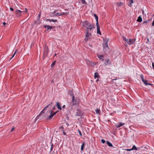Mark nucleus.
Here are the masks:
<instances>
[{
	"label": "nucleus",
	"instance_id": "nucleus-1",
	"mask_svg": "<svg viewBox=\"0 0 154 154\" xmlns=\"http://www.w3.org/2000/svg\"><path fill=\"white\" fill-rule=\"evenodd\" d=\"M109 39L103 38V51L104 52H106L109 50V47L108 46V42L109 41Z\"/></svg>",
	"mask_w": 154,
	"mask_h": 154
},
{
	"label": "nucleus",
	"instance_id": "nucleus-2",
	"mask_svg": "<svg viewBox=\"0 0 154 154\" xmlns=\"http://www.w3.org/2000/svg\"><path fill=\"white\" fill-rule=\"evenodd\" d=\"M82 24L84 27L86 28L87 31H88L89 30H91L93 28L91 24L87 20H85L82 23Z\"/></svg>",
	"mask_w": 154,
	"mask_h": 154
},
{
	"label": "nucleus",
	"instance_id": "nucleus-3",
	"mask_svg": "<svg viewBox=\"0 0 154 154\" xmlns=\"http://www.w3.org/2000/svg\"><path fill=\"white\" fill-rule=\"evenodd\" d=\"M66 13L64 12H62L60 13H59L58 12H57V11H54L53 12L51 13L50 14V15L51 17H55L57 16H61L62 15H65Z\"/></svg>",
	"mask_w": 154,
	"mask_h": 154
},
{
	"label": "nucleus",
	"instance_id": "nucleus-4",
	"mask_svg": "<svg viewBox=\"0 0 154 154\" xmlns=\"http://www.w3.org/2000/svg\"><path fill=\"white\" fill-rule=\"evenodd\" d=\"M69 94L71 96H72V100L71 102L73 103V105H75L77 104V103L76 100L75 101V96L73 94V92L71 91H69Z\"/></svg>",
	"mask_w": 154,
	"mask_h": 154
},
{
	"label": "nucleus",
	"instance_id": "nucleus-5",
	"mask_svg": "<svg viewBox=\"0 0 154 154\" xmlns=\"http://www.w3.org/2000/svg\"><path fill=\"white\" fill-rule=\"evenodd\" d=\"M58 111H57L54 113H53L52 110L50 111V115L48 116L47 115L48 117L46 118V119L48 120H50L55 115L57 112H58Z\"/></svg>",
	"mask_w": 154,
	"mask_h": 154
},
{
	"label": "nucleus",
	"instance_id": "nucleus-6",
	"mask_svg": "<svg viewBox=\"0 0 154 154\" xmlns=\"http://www.w3.org/2000/svg\"><path fill=\"white\" fill-rule=\"evenodd\" d=\"M53 102H51V104H49L48 105H47V106H46L44 108V109L41 111L40 114H39L38 116H37L36 118V119L37 120L38 119V117L39 116H41L42 114L44 112V111L49 106H51V104L53 103Z\"/></svg>",
	"mask_w": 154,
	"mask_h": 154
},
{
	"label": "nucleus",
	"instance_id": "nucleus-7",
	"mask_svg": "<svg viewBox=\"0 0 154 154\" xmlns=\"http://www.w3.org/2000/svg\"><path fill=\"white\" fill-rule=\"evenodd\" d=\"M91 36V34L88 32V31H87V33L86 34V37L85 40V42L87 41L89 39L90 36Z\"/></svg>",
	"mask_w": 154,
	"mask_h": 154
},
{
	"label": "nucleus",
	"instance_id": "nucleus-8",
	"mask_svg": "<svg viewBox=\"0 0 154 154\" xmlns=\"http://www.w3.org/2000/svg\"><path fill=\"white\" fill-rule=\"evenodd\" d=\"M26 9H25V11H21L20 10H16L15 11V13L16 14H17V16H19L20 15L21 13L22 12H26Z\"/></svg>",
	"mask_w": 154,
	"mask_h": 154
},
{
	"label": "nucleus",
	"instance_id": "nucleus-9",
	"mask_svg": "<svg viewBox=\"0 0 154 154\" xmlns=\"http://www.w3.org/2000/svg\"><path fill=\"white\" fill-rule=\"evenodd\" d=\"M97 56L100 60H101L102 62H103L104 57L103 55L97 54Z\"/></svg>",
	"mask_w": 154,
	"mask_h": 154
},
{
	"label": "nucleus",
	"instance_id": "nucleus-10",
	"mask_svg": "<svg viewBox=\"0 0 154 154\" xmlns=\"http://www.w3.org/2000/svg\"><path fill=\"white\" fill-rule=\"evenodd\" d=\"M96 25L97 26V33L101 35V33L100 30V27L99 25V24H98V25Z\"/></svg>",
	"mask_w": 154,
	"mask_h": 154
},
{
	"label": "nucleus",
	"instance_id": "nucleus-11",
	"mask_svg": "<svg viewBox=\"0 0 154 154\" xmlns=\"http://www.w3.org/2000/svg\"><path fill=\"white\" fill-rule=\"evenodd\" d=\"M44 27L45 28L47 27V30H48L49 29H53L54 28V26H52L48 25H44Z\"/></svg>",
	"mask_w": 154,
	"mask_h": 154
},
{
	"label": "nucleus",
	"instance_id": "nucleus-12",
	"mask_svg": "<svg viewBox=\"0 0 154 154\" xmlns=\"http://www.w3.org/2000/svg\"><path fill=\"white\" fill-rule=\"evenodd\" d=\"M124 125V123H118L116 124V126L117 128H119Z\"/></svg>",
	"mask_w": 154,
	"mask_h": 154
},
{
	"label": "nucleus",
	"instance_id": "nucleus-13",
	"mask_svg": "<svg viewBox=\"0 0 154 154\" xmlns=\"http://www.w3.org/2000/svg\"><path fill=\"white\" fill-rule=\"evenodd\" d=\"M111 63L110 60L109 59H108L107 60H106L104 62V64L106 65H107Z\"/></svg>",
	"mask_w": 154,
	"mask_h": 154
},
{
	"label": "nucleus",
	"instance_id": "nucleus-14",
	"mask_svg": "<svg viewBox=\"0 0 154 154\" xmlns=\"http://www.w3.org/2000/svg\"><path fill=\"white\" fill-rule=\"evenodd\" d=\"M94 16L95 17V19L96 21V25H98V17L95 14H94Z\"/></svg>",
	"mask_w": 154,
	"mask_h": 154
},
{
	"label": "nucleus",
	"instance_id": "nucleus-15",
	"mask_svg": "<svg viewBox=\"0 0 154 154\" xmlns=\"http://www.w3.org/2000/svg\"><path fill=\"white\" fill-rule=\"evenodd\" d=\"M135 41L134 39H129L128 42V44L129 45L132 44Z\"/></svg>",
	"mask_w": 154,
	"mask_h": 154
},
{
	"label": "nucleus",
	"instance_id": "nucleus-16",
	"mask_svg": "<svg viewBox=\"0 0 154 154\" xmlns=\"http://www.w3.org/2000/svg\"><path fill=\"white\" fill-rule=\"evenodd\" d=\"M56 106H57V108L60 110H61L62 109L61 107L60 106V103L57 102L56 103Z\"/></svg>",
	"mask_w": 154,
	"mask_h": 154
},
{
	"label": "nucleus",
	"instance_id": "nucleus-17",
	"mask_svg": "<svg viewBox=\"0 0 154 154\" xmlns=\"http://www.w3.org/2000/svg\"><path fill=\"white\" fill-rule=\"evenodd\" d=\"M46 21H50V22H51L52 21V22H56L57 21V20H54V19L50 20V19H47L46 20Z\"/></svg>",
	"mask_w": 154,
	"mask_h": 154
},
{
	"label": "nucleus",
	"instance_id": "nucleus-18",
	"mask_svg": "<svg viewBox=\"0 0 154 154\" xmlns=\"http://www.w3.org/2000/svg\"><path fill=\"white\" fill-rule=\"evenodd\" d=\"M143 83L145 85H151L152 84L149 83H147V80H144V81L143 82Z\"/></svg>",
	"mask_w": 154,
	"mask_h": 154
},
{
	"label": "nucleus",
	"instance_id": "nucleus-19",
	"mask_svg": "<svg viewBox=\"0 0 154 154\" xmlns=\"http://www.w3.org/2000/svg\"><path fill=\"white\" fill-rule=\"evenodd\" d=\"M142 19L141 17L140 16H139L137 18V22H141L142 21Z\"/></svg>",
	"mask_w": 154,
	"mask_h": 154
},
{
	"label": "nucleus",
	"instance_id": "nucleus-20",
	"mask_svg": "<svg viewBox=\"0 0 154 154\" xmlns=\"http://www.w3.org/2000/svg\"><path fill=\"white\" fill-rule=\"evenodd\" d=\"M44 51L45 53L47 54L48 52V48L47 47H46L44 49Z\"/></svg>",
	"mask_w": 154,
	"mask_h": 154
},
{
	"label": "nucleus",
	"instance_id": "nucleus-21",
	"mask_svg": "<svg viewBox=\"0 0 154 154\" xmlns=\"http://www.w3.org/2000/svg\"><path fill=\"white\" fill-rule=\"evenodd\" d=\"M106 144L110 147H112L113 145L112 144L109 142L107 141L106 142Z\"/></svg>",
	"mask_w": 154,
	"mask_h": 154
},
{
	"label": "nucleus",
	"instance_id": "nucleus-22",
	"mask_svg": "<svg viewBox=\"0 0 154 154\" xmlns=\"http://www.w3.org/2000/svg\"><path fill=\"white\" fill-rule=\"evenodd\" d=\"M134 149H135V145H133L132 148L131 149H125V150L127 151H130Z\"/></svg>",
	"mask_w": 154,
	"mask_h": 154
},
{
	"label": "nucleus",
	"instance_id": "nucleus-23",
	"mask_svg": "<svg viewBox=\"0 0 154 154\" xmlns=\"http://www.w3.org/2000/svg\"><path fill=\"white\" fill-rule=\"evenodd\" d=\"M129 1L130 2V3L128 4V5L129 6L131 7L132 5L131 4L133 3V0H129Z\"/></svg>",
	"mask_w": 154,
	"mask_h": 154
},
{
	"label": "nucleus",
	"instance_id": "nucleus-24",
	"mask_svg": "<svg viewBox=\"0 0 154 154\" xmlns=\"http://www.w3.org/2000/svg\"><path fill=\"white\" fill-rule=\"evenodd\" d=\"M85 144L84 143H82V145H81V150H83L84 148V146H85Z\"/></svg>",
	"mask_w": 154,
	"mask_h": 154
},
{
	"label": "nucleus",
	"instance_id": "nucleus-25",
	"mask_svg": "<svg viewBox=\"0 0 154 154\" xmlns=\"http://www.w3.org/2000/svg\"><path fill=\"white\" fill-rule=\"evenodd\" d=\"M99 76V74L97 72H95L94 73V78H98Z\"/></svg>",
	"mask_w": 154,
	"mask_h": 154
},
{
	"label": "nucleus",
	"instance_id": "nucleus-26",
	"mask_svg": "<svg viewBox=\"0 0 154 154\" xmlns=\"http://www.w3.org/2000/svg\"><path fill=\"white\" fill-rule=\"evenodd\" d=\"M123 3L122 2H120V3H117V5L119 6H122Z\"/></svg>",
	"mask_w": 154,
	"mask_h": 154
},
{
	"label": "nucleus",
	"instance_id": "nucleus-27",
	"mask_svg": "<svg viewBox=\"0 0 154 154\" xmlns=\"http://www.w3.org/2000/svg\"><path fill=\"white\" fill-rule=\"evenodd\" d=\"M148 21H149V20L144 21L143 23V25H146Z\"/></svg>",
	"mask_w": 154,
	"mask_h": 154
},
{
	"label": "nucleus",
	"instance_id": "nucleus-28",
	"mask_svg": "<svg viewBox=\"0 0 154 154\" xmlns=\"http://www.w3.org/2000/svg\"><path fill=\"white\" fill-rule=\"evenodd\" d=\"M81 1L82 4H87V3L85 0H81Z\"/></svg>",
	"mask_w": 154,
	"mask_h": 154
},
{
	"label": "nucleus",
	"instance_id": "nucleus-29",
	"mask_svg": "<svg viewBox=\"0 0 154 154\" xmlns=\"http://www.w3.org/2000/svg\"><path fill=\"white\" fill-rule=\"evenodd\" d=\"M140 77L141 78V79L142 81H144L145 80L143 79V76L142 74L141 75H140Z\"/></svg>",
	"mask_w": 154,
	"mask_h": 154
},
{
	"label": "nucleus",
	"instance_id": "nucleus-30",
	"mask_svg": "<svg viewBox=\"0 0 154 154\" xmlns=\"http://www.w3.org/2000/svg\"><path fill=\"white\" fill-rule=\"evenodd\" d=\"M56 61H54L51 64V67H53L55 64Z\"/></svg>",
	"mask_w": 154,
	"mask_h": 154
},
{
	"label": "nucleus",
	"instance_id": "nucleus-31",
	"mask_svg": "<svg viewBox=\"0 0 154 154\" xmlns=\"http://www.w3.org/2000/svg\"><path fill=\"white\" fill-rule=\"evenodd\" d=\"M95 111L97 114H98L99 113V110L98 109H96Z\"/></svg>",
	"mask_w": 154,
	"mask_h": 154
},
{
	"label": "nucleus",
	"instance_id": "nucleus-32",
	"mask_svg": "<svg viewBox=\"0 0 154 154\" xmlns=\"http://www.w3.org/2000/svg\"><path fill=\"white\" fill-rule=\"evenodd\" d=\"M17 51V50L15 51V52L14 53V54L12 56V57H11V58H10V60L11 59H12V58H13V57L14 56V55H15V53H16V52Z\"/></svg>",
	"mask_w": 154,
	"mask_h": 154
},
{
	"label": "nucleus",
	"instance_id": "nucleus-33",
	"mask_svg": "<svg viewBox=\"0 0 154 154\" xmlns=\"http://www.w3.org/2000/svg\"><path fill=\"white\" fill-rule=\"evenodd\" d=\"M53 148V143H51V149H50L51 151L52 150Z\"/></svg>",
	"mask_w": 154,
	"mask_h": 154
},
{
	"label": "nucleus",
	"instance_id": "nucleus-34",
	"mask_svg": "<svg viewBox=\"0 0 154 154\" xmlns=\"http://www.w3.org/2000/svg\"><path fill=\"white\" fill-rule=\"evenodd\" d=\"M78 132L80 135V136H82V134L81 133V131L79 130H78Z\"/></svg>",
	"mask_w": 154,
	"mask_h": 154
},
{
	"label": "nucleus",
	"instance_id": "nucleus-35",
	"mask_svg": "<svg viewBox=\"0 0 154 154\" xmlns=\"http://www.w3.org/2000/svg\"><path fill=\"white\" fill-rule=\"evenodd\" d=\"M101 141L102 143H104L106 142L103 139H101Z\"/></svg>",
	"mask_w": 154,
	"mask_h": 154
},
{
	"label": "nucleus",
	"instance_id": "nucleus-36",
	"mask_svg": "<svg viewBox=\"0 0 154 154\" xmlns=\"http://www.w3.org/2000/svg\"><path fill=\"white\" fill-rule=\"evenodd\" d=\"M75 116H80V115L78 112H77L76 113Z\"/></svg>",
	"mask_w": 154,
	"mask_h": 154
},
{
	"label": "nucleus",
	"instance_id": "nucleus-37",
	"mask_svg": "<svg viewBox=\"0 0 154 154\" xmlns=\"http://www.w3.org/2000/svg\"><path fill=\"white\" fill-rule=\"evenodd\" d=\"M40 16H41V14L40 13L38 14V19L39 20V19L40 18Z\"/></svg>",
	"mask_w": 154,
	"mask_h": 154
},
{
	"label": "nucleus",
	"instance_id": "nucleus-38",
	"mask_svg": "<svg viewBox=\"0 0 154 154\" xmlns=\"http://www.w3.org/2000/svg\"><path fill=\"white\" fill-rule=\"evenodd\" d=\"M122 37H123V40H125H125H126V39H127L124 36H123Z\"/></svg>",
	"mask_w": 154,
	"mask_h": 154
},
{
	"label": "nucleus",
	"instance_id": "nucleus-39",
	"mask_svg": "<svg viewBox=\"0 0 154 154\" xmlns=\"http://www.w3.org/2000/svg\"><path fill=\"white\" fill-rule=\"evenodd\" d=\"M60 129L63 130L64 129V128L63 126H62L60 127Z\"/></svg>",
	"mask_w": 154,
	"mask_h": 154
},
{
	"label": "nucleus",
	"instance_id": "nucleus-40",
	"mask_svg": "<svg viewBox=\"0 0 154 154\" xmlns=\"http://www.w3.org/2000/svg\"><path fill=\"white\" fill-rule=\"evenodd\" d=\"M14 127H13L12 128L11 130V132H12L14 130Z\"/></svg>",
	"mask_w": 154,
	"mask_h": 154
},
{
	"label": "nucleus",
	"instance_id": "nucleus-41",
	"mask_svg": "<svg viewBox=\"0 0 154 154\" xmlns=\"http://www.w3.org/2000/svg\"><path fill=\"white\" fill-rule=\"evenodd\" d=\"M10 9L12 11H13L14 10V9L12 8H10Z\"/></svg>",
	"mask_w": 154,
	"mask_h": 154
},
{
	"label": "nucleus",
	"instance_id": "nucleus-42",
	"mask_svg": "<svg viewBox=\"0 0 154 154\" xmlns=\"http://www.w3.org/2000/svg\"><path fill=\"white\" fill-rule=\"evenodd\" d=\"M129 40V39H126V40H125V41L126 42H127L128 43V42Z\"/></svg>",
	"mask_w": 154,
	"mask_h": 154
},
{
	"label": "nucleus",
	"instance_id": "nucleus-43",
	"mask_svg": "<svg viewBox=\"0 0 154 154\" xmlns=\"http://www.w3.org/2000/svg\"><path fill=\"white\" fill-rule=\"evenodd\" d=\"M152 65L153 68L154 69V63H152Z\"/></svg>",
	"mask_w": 154,
	"mask_h": 154
},
{
	"label": "nucleus",
	"instance_id": "nucleus-44",
	"mask_svg": "<svg viewBox=\"0 0 154 154\" xmlns=\"http://www.w3.org/2000/svg\"><path fill=\"white\" fill-rule=\"evenodd\" d=\"M152 26H154V20L153 21L152 23Z\"/></svg>",
	"mask_w": 154,
	"mask_h": 154
},
{
	"label": "nucleus",
	"instance_id": "nucleus-45",
	"mask_svg": "<svg viewBox=\"0 0 154 154\" xmlns=\"http://www.w3.org/2000/svg\"><path fill=\"white\" fill-rule=\"evenodd\" d=\"M63 134L64 135H66V133L64 131H63Z\"/></svg>",
	"mask_w": 154,
	"mask_h": 154
},
{
	"label": "nucleus",
	"instance_id": "nucleus-46",
	"mask_svg": "<svg viewBox=\"0 0 154 154\" xmlns=\"http://www.w3.org/2000/svg\"><path fill=\"white\" fill-rule=\"evenodd\" d=\"M53 109H55V106H53L52 108Z\"/></svg>",
	"mask_w": 154,
	"mask_h": 154
},
{
	"label": "nucleus",
	"instance_id": "nucleus-47",
	"mask_svg": "<svg viewBox=\"0 0 154 154\" xmlns=\"http://www.w3.org/2000/svg\"><path fill=\"white\" fill-rule=\"evenodd\" d=\"M65 105H64L63 106L62 108H65Z\"/></svg>",
	"mask_w": 154,
	"mask_h": 154
},
{
	"label": "nucleus",
	"instance_id": "nucleus-48",
	"mask_svg": "<svg viewBox=\"0 0 154 154\" xmlns=\"http://www.w3.org/2000/svg\"><path fill=\"white\" fill-rule=\"evenodd\" d=\"M3 24L4 25H5L6 24V23L5 22H4Z\"/></svg>",
	"mask_w": 154,
	"mask_h": 154
},
{
	"label": "nucleus",
	"instance_id": "nucleus-49",
	"mask_svg": "<svg viewBox=\"0 0 154 154\" xmlns=\"http://www.w3.org/2000/svg\"><path fill=\"white\" fill-rule=\"evenodd\" d=\"M66 125H67V126H69V124H68L67 123H66Z\"/></svg>",
	"mask_w": 154,
	"mask_h": 154
},
{
	"label": "nucleus",
	"instance_id": "nucleus-50",
	"mask_svg": "<svg viewBox=\"0 0 154 154\" xmlns=\"http://www.w3.org/2000/svg\"><path fill=\"white\" fill-rule=\"evenodd\" d=\"M135 150H137V148L136 147H135Z\"/></svg>",
	"mask_w": 154,
	"mask_h": 154
},
{
	"label": "nucleus",
	"instance_id": "nucleus-51",
	"mask_svg": "<svg viewBox=\"0 0 154 154\" xmlns=\"http://www.w3.org/2000/svg\"><path fill=\"white\" fill-rule=\"evenodd\" d=\"M98 79H97V80L96 81H98Z\"/></svg>",
	"mask_w": 154,
	"mask_h": 154
},
{
	"label": "nucleus",
	"instance_id": "nucleus-52",
	"mask_svg": "<svg viewBox=\"0 0 154 154\" xmlns=\"http://www.w3.org/2000/svg\"><path fill=\"white\" fill-rule=\"evenodd\" d=\"M37 22V23H36L37 24H38V23H38V22Z\"/></svg>",
	"mask_w": 154,
	"mask_h": 154
},
{
	"label": "nucleus",
	"instance_id": "nucleus-53",
	"mask_svg": "<svg viewBox=\"0 0 154 154\" xmlns=\"http://www.w3.org/2000/svg\"><path fill=\"white\" fill-rule=\"evenodd\" d=\"M56 54H55V56H56Z\"/></svg>",
	"mask_w": 154,
	"mask_h": 154
}]
</instances>
